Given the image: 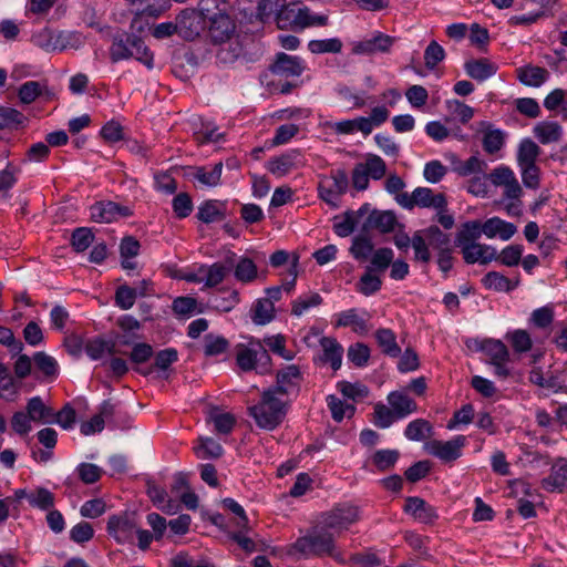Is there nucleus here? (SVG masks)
Returning a JSON list of instances; mask_svg holds the SVG:
<instances>
[{"label": "nucleus", "instance_id": "e2e57ef3", "mask_svg": "<svg viewBox=\"0 0 567 567\" xmlns=\"http://www.w3.org/2000/svg\"><path fill=\"white\" fill-rule=\"evenodd\" d=\"M172 208L176 218L184 219L188 217L194 209L190 195L184 192L177 194L172 200Z\"/></svg>", "mask_w": 567, "mask_h": 567}, {"label": "nucleus", "instance_id": "6e6d98bb", "mask_svg": "<svg viewBox=\"0 0 567 567\" xmlns=\"http://www.w3.org/2000/svg\"><path fill=\"white\" fill-rule=\"evenodd\" d=\"M342 47V41L339 38L311 40L308 43V49L313 54L340 53Z\"/></svg>", "mask_w": 567, "mask_h": 567}, {"label": "nucleus", "instance_id": "f257e3e1", "mask_svg": "<svg viewBox=\"0 0 567 567\" xmlns=\"http://www.w3.org/2000/svg\"><path fill=\"white\" fill-rule=\"evenodd\" d=\"M293 549L305 558L330 557L339 564H346L344 555L336 544V536L320 523L298 537L293 543Z\"/></svg>", "mask_w": 567, "mask_h": 567}, {"label": "nucleus", "instance_id": "ddd939ff", "mask_svg": "<svg viewBox=\"0 0 567 567\" xmlns=\"http://www.w3.org/2000/svg\"><path fill=\"white\" fill-rule=\"evenodd\" d=\"M269 69L272 74L284 78L300 76L305 71V63L299 56L280 52Z\"/></svg>", "mask_w": 567, "mask_h": 567}, {"label": "nucleus", "instance_id": "4c0bfd02", "mask_svg": "<svg viewBox=\"0 0 567 567\" xmlns=\"http://www.w3.org/2000/svg\"><path fill=\"white\" fill-rule=\"evenodd\" d=\"M84 350L87 357L92 360H100L105 353L113 355L117 352L113 341H106L101 337L89 339L85 343Z\"/></svg>", "mask_w": 567, "mask_h": 567}, {"label": "nucleus", "instance_id": "72a5a7b5", "mask_svg": "<svg viewBox=\"0 0 567 567\" xmlns=\"http://www.w3.org/2000/svg\"><path fill=\"white\" fill-rule=\"evenodd\" d=\"M422 233L425 236L429 246L435 250L436 254L453 250L451 247V236L442 231L439 226L431 225L423 229Z\"/></svg>", "mask_w": 567, "mask_h": 567}, {"label": "nucleus", "instance_id": "f8f14e48", "mask_svg": "<svg viewBox=\"0 0 567 567\" xmlns=\"http://www.w3.org/2000/svg\"><path fill=\"white\" fill-rule=\"evenodd\" d=\"M134 529L135 523L126 513L109 517L106 530L118 544L130 542Z\"/></svg>", "mask_w": 567, "mask_h": 567}, {"label": "nucleus", "instance_id": "0e129e2a", "mask_svg": "<svg viewBox=\"0 0 567 567\" xmlns=\"http://www.w3.org/2000/svg\"><path fill=\"white\" fill-rule=\"evenodd\" d=\"M396 420H398L396 415L393 412L391 406L388 408L383 403H377L374 405L373 424L377 427H379V429H388Z\"/></svg>", "mask_w": 567, "mask_h": 567}, {"label": "nucleus", "instance_id": "6e6552de", "mask_svg": "<svg viewBox=\"0 0 567 567\" xmlns=\"http://www.w3.org/2000/svg\"><path fill=\"white\" fill-rule=\"evenodd\" d=\"M465 443L466 437L464 435H456L450 441L432 440L425 444V450L442 462L451 463L462 456Z\"/></svg>", "mask_w": 567, "mask_h": 567}, {"label": "nucleus", "instance_id": "c9c22d12", "mask_svg": "<svg viewBox=\"0 0 567 567\" xmlns=\"http://www.w3.org/2000/svg\"><path fill=\"white\" fill-rule=\"evenodd\" d=\"M43 94L49 96L50 91L45 83L39 81H27L18 90V97L23 104H31Z\"/></svg>", "mask_w": 567, "mask_h": 567}, {"label": "nucleus", "instance_id": "774afa93", "mask_svg": "<svg viewBox=\"0 0 567 567\" xmlns=\"http://www.w3.org/2000/svg\"><path fill=\"white\" fill-rule=\"evenodd\" d=\"M235 277L241 282H250L257 277L255 262L247 257H241L235 267Z\"/></svg>", "mask_w": 567, "mask_h": 567}, {"label": "nucleus", "instance_id": "c03bdc74", "mask_svg": "<svg viewBox=\"0 0 567 567\" xmlns=\"http://www.w3.org/2000/svg\"><path fill=\"white\" fill-rule=\"evenodd\" d=\"M256 355H258L257 342H250L249 347L237 346L236 361L243 371H251L256 368Z\"/></svg>", "mask_w": 567, "mask_h": 567}, {"label": "nucleus", "instance_id": "393cba45", "mask_svg": "<svg viewBox=\"0 0 567 567\" xmlns=\"http://www.w3.org/2000/svg\"><path fill=\"white\" fill-rule=\"evenodd\" d=\"M231 265L226 266L221 262H215L209 267L202 266L199 268L200 274H205V278H197L195 275L188 276V281L202 282L204 281L205 287L213 288L218 286L227 274L230 271Z\"/></svg>", "mask_w": 567, "mask_h": 567}, {"label": "nucleus", "instance_id": "c756f323", "mask_svg": "<svg viewBox=\"0 0 567 567\" xmlns=\"http://www.w3.org/2000/svg\"><path fill=\"white\" fill-rule=\"evenodd\" d=\"M25 412L33 422L38 423H52L54 411L52 408L44 404L40 396H33L28 400Z\"/></svg>", "mask_w": 567, "mask_h": 567}, {"label": "nucleus", "instance_id": "8fccbe9b", "mask_svg": "<svg viewBox=\"0 0 567 567\" xmlns=\"http://www.w3.org/2000/svg\"><path fill=\"white\" fill-rule=\"evenodd\" d=\"M327 404L336 422H341L346 416H352L355 411L354 405L343 402L333 394L327 396Z\"/></svg>", "mask_w": 567, "mask_h": 567}, {"label": "nucleus", "instance_id": "6ab92c4d", "mask_svg": "<svg viewBox=\"0 0 567 567\" xmlns=\"http://www.w3.org/2000/svg\"><path fill=\"white\" fill-rule=\"evenodd\" d=\"M227 217V202L206 199L197 208L196 218L204 224L223 221Z\"/></svg>", "mask_w": 567, "mask_h": 567}, {"label": "nucleus", "instance_id": "7c9ffc66", "mask_svg": "<svg viewBox=\"0 0 567 567\" xmlns=\"http://www.w3.org/2000/svg\"><path fill=\"white\" fill-rule=\"evenodd\" d=\"M482 234L483 231L480 220L466 221L462 224L461 228L456 233L454 244L462 250L463 247L475 244Z\"/></svg>", "mask_w": 567, "mask_h": 567}, {"label": "nucleus", "instance_id": "7ed1b4c3", "mask_svg": "<svg viewBox=\"0 0 567 567\" xmlns=\"http://www.w3.org/2000/svg\"><path fill=\"white\" fill-rule=\"evenodd\" d=\"M134 58L147 69H153L154 56L142 38L134 33H122L113 38L110 59L113 63Z\"/></svg>", "mask_w": 567, "mask_h": 567}, {"label": "nucleus", "instance_id": "4d7b16f0", "mask_svg": "<svg viewBox=\"0 0 567 567\" xmlns=\"http://www.w3.org/2000/svg\"><path fill=\"white\" fill-rule=\"evenodd\" d=\"M523 252L524 247L522 245H509L502 249L499 254L496 251V258L493 260H496L506 267H515L520 262Z\"/></svg>", "mask_w": 567, "mask_h": 567}, {"label": "nucleus", "instance_id": "e433bc0d", "mask_svg": "<svg viewBox=\"0 0 567 567\" xmlns=\"http://www.w3.org/2000/svg\"><path fill=\"white\" fill-rule=\"evenodd\" d=\"M542 153V148L532 138H523L517 150V164L523 165H535L538 156Z\"/></svg>", "mask_w": 567, "mask_h": 567}, {"label": "nucleus", "instance_id": "bb28decb", "mask_svg": "<svg viewBox=\"0 0 567 567\" xmlns=\"http://www.w3.org/2000/svg\"><path fill=\"white\" fill-rule=\"evenodd\" d=\"M461 251L464 261L468 265L475 262L486 265L496 258V249L494 247L480 243L465 246Z\"/></svg>", "mask_w": 567, "mask_h": 567}, {"label": "nucleus", "instance_id": "bf43d9fd", "mask_svg": "<svg viewBox=\"0 0 567 567\" xmlns=\"http://www.w3.org/2000/svg\"><path fill=\"white\" fill-rule=\"evenodd\" d=\"M94 234L87 227H79L72 231L71 246L76 252L85 251L93 243Z\"/></svg>", "mask_w": 567, "mask_h": 567}, {"label": "nucleus", "instance_id": "3c124183", "mask_svg": "<svg viewBox=\"0 0 567 567\" xmlns=\"http://www.w3.org/2000/svg\"><path fill=\"white\" fill-rule=\"evenodd\" d=\"M99 415L109 422L110 425L117 426V419L125 420L127 414L120 408V403H114L111 400H104L99 406Z\"/></svg>", "mask_w": 567, "mask_h": 567}, {"label": "nucleus", "instance_id": "603ef678", "mask_svg": "<svg viewBox=\"0 0 567 567\" xmlns=\"http://www.w3.org/2000/svg\"><path fill=\"white\" fill-rule=\"evenodd\" d=\"M62 35H59L55 41H53V34L49 29H43L40 32L32 35L31 41L38 48H41L45 51H54V50H64L65 44L63 42L60 43Z\"/></svg>", "mask_w": 567, "mask_h": 567}, {"label": "nucleus", "instance_id": "5701e85b", "mask_svg": "<svg viewBox=\"0 0 567 567\" xmlns=\"http://www.w3.org/2000/svg\"><path fill=\"white\" fill-rule=\"evenodd\" d=\"M386 400L399 420L417 411V403L405 391H392Z\"/></svg>", "mask_w": 567, "mask_h": 567}, {"label": "nucleus", "instance_id": "cd10ccee", "mask_svg": "<svg viewBox=\"0 0 567 567\" xmlns=\"http://www.w3.org/2000/svg\"><path fill=\"white\" fill-rule=\"evenodd\" d=\"M482 284L486 289L497 292H511L520 285L519 275L509 279L498 271H488L483 278Z\"/></svg>", "mask_w": 567, "mask_h": 567}, {"label": "nucleus", "instance_id": "4468645a", "mask_svg": "<svg viewBox=\"0 0 567 567\" xmlns=\"http://www.w3.org/2000/svg\"><path fill=\"white\" fill-rule=\"evenodd\" d=\"M395 42V38L384 34L382 32H375L371 39L359 41L353 47V53L355 54H375V53H388Z\"/></svg>", "mask_w": 567, "mask_h": 567}, {"label": "nucleus", "instance_id": "680f3d73", "mask_svg": "<svg viewBox=\"0 0 567 567\" xmlns=\"http://www.w3.org/2000/svg\"><path fill=\"white\" fill-rule=\"evenodd\" d=\"M195 453L202 458H219L224 454L223 446L212 437L200 439V445L195 447Z\"/></svg>", "mask_w": 567, "mask_h": 567}, {"label": "nucleus", "instance_id": "2f4dec72", "mask_svg": "<svg viewBox=\"0 0 567 567\" xmlns=\"http://www.w3.org/2000/svg\"><path fill=\"white\" fill-rule=\"evenodd\" d=\"M197 9L207 24L227 13L230 6L226 0H199Z\"/></svg>", "mask_w": 567, "mask_h": 567}, {"label": "nucleus", "instance_id": "a19ab883", "mask_svg": "<svg viewBox=\"0 0 567 567\" xmlns=\"http://www.w3.org/2000/svg\"><path fill=\"white\" fill-rule=\"evenodd\" d=\"M389 115L390 112L384 105L373 107L369 117L360 116V132L363 135H369L374 126L386 122Z\"/></svg>", "mask_w": 567, "mask_h": 567}, {"label": "nucleus", "instance_id": "09e8293b", "mask_svg": "<svg viewBox=\"0 0 567 567\" xmlns=\"http://www.w3.org/2000/svg\"><path fill=\"white\" fill-rule=\"evenodd\" d=\"M27 121L24 114L17 109L0 105V130L18 128Z\"/></svg>", "mask_w": 567, "mask_h": 567}, {"label": "nucleus", "instance_id": "de8ad7c7", "mask_svg": "<svg viewBox=\"0 0 567 567\" xmlns=\"http://www.w3.org/2000/svg\"><path fill=\"white\" fill-rule=\"evenodd\" d=\"M146 493L157 508L168 514L174 512V505L172 504V501L168 499L167 493L163 487L154 483H147Z\"/></svg>", "mask_w": 567, "mask_h": 567}, {"label": "nucleus", "instance_id": "423d86ee", "mask_svg": "<svg viewBox=\"0 0 567 567\" xmlns=\"http://www.w3.org/2000/svg\"><path fill=\"white\" fill-rule=\"evenodd\" d=\"M359 519V508L353 505L342 504L336 506L330 512L321 515L320 524L332 532L333 535L349 528L350 525Z\"/></svg>", "mask_w": 567, "mask_h": 567}, {"label": "nucleus", "instance_id": "69168bd1", "mask_svg": "<svg viewBox=\"0 0 567 567\" xmlns=\"http://www.w3.org/2000/svg\"><path fill=\"white\" fill-rule=\"evenodd\" d=\"M205 347L204 353L207 357L219 355L228 349L229 342L226 338L221 336H215L213 333H208L204 338Z\"/></svg>", "mask_w": 567, "mask_h": 567}, {"label": "nucleus", "instance_id": "9b49d317", "mask_svg": "<svg viewBox=\"0 0 567 567\" xmlns=\"http://www.w3.org/2000/svg\"><path fill=\"white\" fill-rule=\"evenodd\" d=\"M403 511L422 524L432 525L439 519L436 507L419 496L406 497Z\"/></svg>", "mask_w": 567, "mask_h": 567}, {"label": "nucleus", "instance_id": "20e7f679", "mask_svg": "<svg viewBox=\"0 0 567 567\" xmlns=\"http://www.w3.org/2000/svg\"><path fill=\"white\" fill-rule=\"evenodd\" d=\"M396 203L404 209L412 210L414 207L434 208L446 210L447 202L444 194H434L429 187H416L412 194L401 193L395 197Z\"/></svg>", "mask_w": 567, "mask_h": 567}, {"label": "nucleus", "instance_id": "1a4fd4ad", "mask_svg": "<svg viewBox=\"0 0 567 567\" xmlns=\"http://www.w3.org/2000/svg\"><path fill=\"white\" fill-rule=\"evenodd\" d=\"M179 37L193 41L206 29L204 18L198 9L186 8L177 16Z\"/></svg>", "mask_w": 567, "mask_h": 567}, {"label": "nucleus", "instance_id": "79ce46f5", "mask_svg": "<svg viewBox=\"0 0 567 567\" xmlns=\"http://www.w3.org/2000/svg\"><path fill=\"white\" fill-rule=\"evenodd\" d=\"M433 434L432 424L425 419H415L411 421L405 430L404 435L410 441H423Z\"/></svg>", "mask_w": 567, "mask_h": 567}, {"label": "nucleus", "instance_id": "052dcab7", "mask_svg": "<svg viewBox=\"0 0 567 567\" xmlns=\"http://www.w3.org/2000/svg\"><path fill=\"white\" fill-rule=\"evenodd\" d=\"M34 364L48 378H55L58 375V362L56 360L47 354L45 352L39 351L33 355Z\"/></svg>", "mask_w": 567, "mask_h": 567}, {"label": "nucleus", "instance_id": "4be33fe9", "mask_svg": "<svg viewBox=\"0 0 567 567\" xmlns=\"http://www.w3.org/2000/svg\"><path fill=\"white\" fill-rule=\"evenodd\" d=\"M320 346L322 348V354L319 357V360L323 364H330L333 371L339 370L342 364V346L337 341L336 338L331 337H322L320 339Z\"/></svg>", "mask_w": 567, "mask_h": 567}, {"label": "nucleus", "instance_id": "338daca9", "mask_svg": "<svg viewBox=\"0 0 567 567\" xmlns=\"http://www.w3.org/2000/svg\"><path fill=\"white\" fill-rule=\"evenodd\" d=\"M486 166L487 164L483 159L476 155H473L464 162H458V164L454 167V171L460 176H470L473 174L484 173Z\"/></svg>", "mask_w": 567, "mask_h": 567}, {"label": "nucleus", "instance_id": "f3484780", "mask_svg": "<svg viewBox=\"0 0 567 567\" xmlns=\"http://www.w3.org/2000/svg\"><path fill=\"white\" fill-rule=\"evenodd\" d=\"M465 73L478 83L494 76L498 65L487 58L470 59L464 63Z\"/></svg>", "mask_w": 567, "mask_h": 567}, {"label": "nucleus", "instance_id": "412c9836", "mask_svg": "<svg viewBox=\"0 0 567 567\" xmlns=\"http://www.w3.org/2000/svg\"><path fill=\"white\" fill-rule=\"evenodd\" d=\"M550 76L549 71L546 68L526 64L516 69L517 80L526 86L539 87L548 81Z\"/></svg>", "mask_w": 567, "mask_h": 567}, {"label": "nucleus", "instance_id": "473e14b6", "mask_svg": "<svg viewBox=\"0 0 567 567\" xmlns=\"http://www.w3.org/2000/svg\"><path fill=\"white\" fill-rule=\"evenodd\" d=\"M482 124L486 126L482 138L483 150L487 154H495L501 151L505 144V133L499 128H493L491 123L483 122Z\"/></svg>", "mask_w": 567, "mask_h": 567}, {"label": "nucleus", "instance_id": "864d4df0", "mask_svg": "<svg viewBox=\"0 0 567 567\" xmlns=\"http://www.w3.org/2000/svg\"><path fill=\"white\" fill-rule=\"evenodd\" d=\"M382 287V280L380 277L368 269L360 277L357 284V290L363 296H372L377 293Z\"/></svg>", "mask_w": 567, "mask_h": 567}, {"label": "nucleus", "instance_id": "c85d7f7f", "mask_svg": "<svg viewBox=\"0 0 567 567\" xmlns=\"http://www.w3.org/2000/svg\"><path fill=\"white\" fill-rule=\"evenodd\" d=\"M368 225L375 228L381 234H388L395 229L398 219L392 210H378L374 209L368 217Z\"/></svg>", "mask_w": 567, "mask_h": 567}, {"label": "nucleus", "instance_id": "f03ea898", "mask_svg": "<svg viewBox=\"0 0 567 567\" xmlns=\"http://www.w3.org/2000/svg\"><path fill=\"white\" fill-rule=\"evenodd\" d=\"M290 403V399L265 389L260 394V400L248 408V415L254 419L259 429L274 431L284 423Z\"/></svg>", "mask_w": 567, "mask_h": 567}, {"label": "nucleus", "instance_id": "a18cd8bd", "mask_svg": "<svg viewBox=\"0 0 567 567\" xmlns=\"http://www.w3.org/2000/svg\"><path fill=\"white\" fill-rule=\"evenodd\" d=\"M54 501V494L45 487H37L28 496L30 506L41 511H49L53 508Z\"/></svg>", "mask_w": 567, "mask_h": 567}, {"label": "nucleus", "instance_id": "a211bd4d", "mask_svg": "<svg viewBox=\"0 0 567 567\" xmlns=\"http://www.w3.org/2000/svg\"><path fill=\"white\" fill-rule=\"evenodd\" d=\"M307 17V7H297L295 3L282 6L276 13L279 29L301 30V21Z\"/></svg>", "mask_w": 567, "mask_h": 567}, {"label": "nucleus", "instance_id": "b1692460", "mask_svg": "<svg viewBox=\"0 0 567 567\" xmlns=\"http://www.w3.org/2000/svg\"><path fill=\"white\" fill-rule=\"evenodd\" d=\"M483 234L488 238L498 236L502 240L511 239L517 231V227L499 217H491L483 224L481 223Z\"/></svg>", "mask_w": 567, "mask_h": 567}, {"label": "nucleus", "instance_id": "0eeeda50", "mask_svg": "<svg viewBox=\"0 0 567 567\" xmlns=\"http://www.w3.org/2000/svg\"><path fill=\"white\" fill-rule=\"evenodd\" d=\"M302 380V374L298 365L290 364L286 367L285 369L280 370L276 374V384L270 385L267 388L270 391H274V393L282 396L288 398L291 394L298 395L300 391V383Z\"/></svg>", "mask_w": 567, "mask_h": 567}, {"label": "nucleus", "instance_id": "2eb2a0df", "mask_svg": "<svg viewBox=\"0 0 567 567\" xmlns=\"http://www.w3.org/2000/svg\"><path fill=\"white\" fill-rule=\"evenodd\" d=\"M301 163V152L299 150H289L279 156L271 157L267 162L266 167L271 174L282 177L293 168L298 167Z\"/></svg>", "mask_w": 567, "mask_h": 567}, {"label": "nucleus", "instance_id": "37998d69", "mask_svg": "<svg viewBox=\"0 0 567 567\" xmlns=\"http://www.w3.org/2000/svg\"><path fill=\"white\" fill-rule=\"evenodd\" d=\"M394 252L391 248H379L377 250H373L372 255L370 256V265L367 266L365 269L373 271L375 274L384 272L392 264Z\"/></svg>", "mask_w": 567, "mask_h": 567}, {"label": "nucleus", "instance_id": "49530a36", "mask_svg": "<svg viewBox=\"0 0 567 567\" xmlns=\"http://www.w3.org/2000/svg\"><path fill=\"white\" fill-rule=\"evenodd\" d=\"M336 327H352L355 332L368 331L367 320L359 317L354 308L340 312Z\"/></svg>", "mask_w": 567, "mask_h": 567}, {"label": "nucleus", "instance_id": "ea45409f", "mask_svg": "<svg viewBox=\"0 0 567 567\" xmlns=\"http://www.w3.org/2000/svg\"><path fill=\"white\" fill-rule=\"evenodd\" d=\"M480 349L489 358V363L509 361V351L501 340L485 339L481 342Z\"/></svg>", "mask_w": 567, "mask_h": 567}, {"label": "nucleus", "instance_id": "39448f33", "mask_svg": "<svg viewBox=\"0 0 567 567\" xmlns=\"http://www.w3.org/2000/svg\"><path fill=\"white\" fill-rule=\"evenodd\" d=\"M349 186L348 175L344 169L331 172L330 177H323L318 185L319 198L330 207H339V197L347 193Z\"/></svg>", "mask_w": 567, "mask_h": 567}, {"label": "nucleus", "instance_id": "9d476101", "mask_svg": "<svg viewBox=\"0 0 567 567\" xmlns=\"http://www.w3.org/2000/svg\"><path fill=\"white\" fill-rule=\"evenodd\" d=\"M91 219L95 223H113L118 217H130L133 212L127 206L114 202H97L90 207Z\"/></svg>", "mask_w": 567, "mask_h": 567}, {"label": "nucleus", "instance_id": "13d9d810", "mask_svg": "<svg viewBox=\"0 0 567 567\" xmlns=\"http://www.w3.org/2000/svg\"><path fill=\"white\" fill-rule=\"evenodd\" d=\"M374 250V245L369 237L365 236H357L353 238L350 252L354 259L359 261H364L372 255Z\"/></svg>", "mask_w": 567, "mask_h": 567}, {"label": "nucleus", "instance_id": "f704fd0d", "mask_svg": "<svg viewBox=\"0 0 567 567\" xmlns=\"http://www.w3.org/2000/svg\"><path fill=\"white\" fill-rule=\"evenodd\" d=\"M375 340L383 354L390 358H398L401 354V348L396 342V336L391 329H378L375 331Z\"/></svg>", "mask_w": 567, "mask_h": 567}, {"label": "nucleus", "instance_id": "5fc2aeb1", "mask_svg": "<svg viewBox=\"0 0 567 567\" xmlns=\"http://www.w3.org/2000/svg\"><path fill=\"white\" fill-rule=\"evenodd\" d=\"M400 457L398 450H378L372 455V464L378 471L384 472L391 470Z\"/></svg>", "mask_w": 567, "mask_h": 567}, {"label": "nucleus", "instance_id": "dca6fc26", "mask_svg": "<svg viewBox=\"0 0 567 567\" xmlns=\"http://www.w3.org/2000/svg\"><path fill=\"white\" fill-rule=\"evenodd\" d=\"M208 37L215 44L227 42L235 32L236 24L229 11L206 25Z\"/></svg>", "mask_w": 567, "mask_h": 567}, {"label": "nucleus", "instance_id": "a878e982", "mask_svg": "<svg viewBox=\"0 0 567 567\" xmlns=\"http://www.w3.org/2000/svg\"><path fill=\"white\" fill-rule=\"evenodd\" d=\"M563 133V126L556 121H540L533 127L534 137L543 145L558 143Z\"/></svg>", "mask_w": 567, "mask_h": 567}, {"label": "nucleus", "instance_id": "58836bf2", "mask_svg": "<svg viewBox=\"0 0 567 567\" xmlns=\"http://www.w3.org/2000/svg\"><path fill=\"white\" fill-rule=\"evenodd\" d=\"M275 318V306L271 299H257L251 308V319L258 326H265Z\"/></svg>", "mask_w": 567, "mask_h": 567}, {"label": "nucleus", "instance_id": "aec40b11", "mask_svg": "<svg viewBox=\"0 0 567 567\" xmlns=\"http://www.w3.org/2000/svg\"><path fill=\"white\" fill-rule=\"evenodd\" d=\"M187 176L197 181L200 185L206 187H215L220 184L223 163L217 162L213 166H190Z\"/></svg>", "mask_w": 567, "mask_h": 567}]
</instances>
